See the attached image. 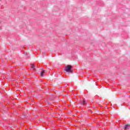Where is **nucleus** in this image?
I'll return each mask as SVG.
<instances>
[{
	"label": "nucleus",
	"instance_id": "1",
	"mask_svg": "<svg viewBox=\"0 0 130 130\" xmlns=\"http://www.w3.org/2000/svg\"><path fill=\"white\" fill-rule=\"evenodd\" d=\"M73 68V66L71 65H67L65 68V71L67 73H73V71H72V68Z\"/></svg>",
	"mask_w": 130,
	"mask_h": 130
},
{
	"label": "nucleus",
	"instance_id": "2",
	"mask_svg": "<svg viewBox=\"0 0 130 130\" xmlns=\"http://www.w3.org/2000/svg\"><path fill=\"white\" fill-rule=\"evenodd\" d=\"M31 69L33 71L35 70V65L31 64Z\"/></svg>",
	"mask_w": 130,
	"mask_h": 130
},
{
	"label": "nucleus",
	"instance_id": "3",
	"mask_svg": "<svg viewBox=\"0 0 130 130\" xmlns=\"http://www.w3.org/2000/svg\"><path fill=\"white\" fill-rule=\"evenodd\" d=\"M44 73H45L44 70H43V71L41 72V74H40L41 77H43V76H44Z\"/></svg>",
	"mask_w": 130,
	"mask_h": 130
},
{
	"label": "nucleus",
	"instance_id": "4",
	"mask_svg": "<svg viewBox=\"0 0 130 130\" xmlns=\"http://www.w3.org/2000/svg\"><path fill=\"white\" fill-rule=\"evenodd\" d=\"M128 128H129V125H126L125 126V129L126 130L128 129Z\"/></svg>",
	"mask_w": 130,
	"mask_h": 130
},
{
	"label": "nucleus",
	"instance_id": "5",
	"mask_svg": "<svg viewBox=\"0 0 130 130\" xmlns=\"http://www.w3.org/2000/svg\"><path fill=\"white\" fill-rule=\"evenodd\" d=\"M85 103H86V102H85V101L82 102V104H83V105H85Z\"/></svg>",
	"mask_w": 130,
	"mask_h": 130
},
{
	"label": "nucleus",
	"instance_id": "6",
	"mask_svg": "<svg viewBox=\"0 0 130 130\" xmlns=\"http://www.w3.org/2000/svg\"><path fill=\"white\" fill-rule=\"evenodd\" d=\"M0 29H2V26H0Z\"/></svg>",
	"mask_w": 130,
	"mask_h": 130
}]
</instances>
